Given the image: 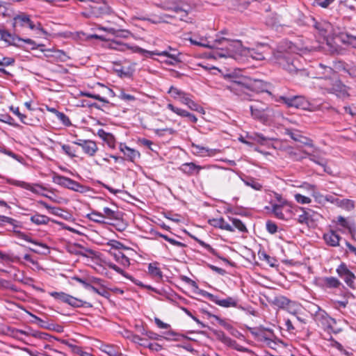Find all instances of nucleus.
<instances>
[{
	"label": "nucleus",
	"mask_w": 356,
	"mask_h": 356,
	"mask_svg": "<svg viewBox=\"0 0 356 356\" xmlns=\"http://www.w3.org/2000/svg\"><path fill=\"white\" fill-rule=\"evenodd\" d=\"M30 220L35 225H47L51 221V218L45 215L35 212L30 218Z\"/></svg>",
	"instance_id": "33"
},
{
	"label": "nucleus",
	"mask_w": 356,
	"mask_h": 356,
	"mask_svg": "<svg viewBox=\"0 0 356 356\" xmlns=\"http://www.w3.org/2000/svg\"><path fill=\"white\" fill-rule=\"evenodd\" d=\"M119 149L124 154V159L131 163H135L136 159L140 158V153L138 150L129 147L124 143H119Z\"/></svg>",
	"instance_id": "16"
},
{
	"label": "nucleus",
	"mask_w": 356,
	"mask_h": 356,
	"mask_svg": "<svg viewBox=\"0 0 356 356\" xmlns=\"http://www.w3.org/2000/svg\"><path fill=\"white\" fill-rule=\"evenodd\" d=\"M65 303L68 304L69 305H70L73 307H75V308L83 307H92L91 304H90L89 302H87L81 299L75 298L71 295H68Z\"/></svg>",
	"instance_id": "34"
},
{
	"label": "nucleus",
	"mask_w": 356,
	"mask_h": 356,
	"mask_svg": "<svg viewBox=\"0 0 356 356\" xmlns=\"http://www.w3.org/2000/svg\"><path fill=\"white\" fill-rule=\"evenodd\" d=\"M269 48L267 45L261 44L255 48H245L243 55L251 57L256 60L265 59L266 55L268 54Z\"/></svg>",
	"instance_id": "12"
},
{
	"label": "nucleus",
	"mask_w": 356,
	"mask_h": 356,
	"mask_svg": "<svg viewBox=\"0 0 356 356\" xmlns=\"http://www.w3.org/2000/svg\"><path fill=\"white\" fill-rule=\"evenodd\" d=\"M134 46H131L129 44L123 43L118 40H113L110 43V48L120 51H126L130 50L133 52Z\"/></svg>",
	"instance_id": "36"
},
{
	"label": "nucleus",
	"mask_w": 356,
	"mask_h": 356,
	"mask_svg": "<svg viewBox=\"0 0 356 356\" xmlns=\"http://www.w3.org/2000/svg\"><path fill=\"white\" fill-rule=\"evenodd\" d=\"M86 217L91 221L99 224H106V221L104 220L103 214L97 211H92L90 213L87 214Z\"/></svg>",
	"instance_id": "41"
},
{
	"label": "nucleus",
	"mask_w": 356,
	"mask_h": 356,
	"mask_svg": "<svg viewBox=\"0 0 356 356\" xmlns=\"http://www.w3.org/2000/svg\"><path fill=\"white\" fill-rule=\"evenodd\" d=\"M226 88L242 99H250L248 94L249 88L242 82L239 81H232Z\"/></svg>",
	"instance_id": "13"
},
{
	"label": "nucleus",
	"mask_w": 356,
	"mask_h": 356,
	"mask_svg": "<svg viewBox=\"0 0 356 356\" xmlns=\"http://www.w3.org/2000/svg\"><path fill=\"white\" fill-rule=\"evenodd\" d=\"M323 238L327 245L332 247H337L339 245L341 237L334 231L332 230L324 234Z\"/></svg>",
	"instance_id": "30"
},
{
	"label": "nucleus",
	"mask_w": 356,
	"mask_h": 356,
	"mask_svg": "<svg viewBox=\"0 0 356 356\" xmlns=\"http://www.w3.org/2000/svg\"><path fill=\"white\" fill-rule=\"evenodd\" d=\"M337 223L340 225L342 228L351 230L352 225L350 222H348L345 218L341 216H339L337 218Z\"/></svg>",
	"instance_id": "54"
},
{
	"label": "nucleus",
	"mask_w": 356,
	"mask_h": 356,
	"mask_svg": "<svg viewBox=\"0 0 356 356\" xmlns=\"http://www.w3.org/2000/svg\"><path fill=\"white\" fill-rule=\"evenodd\" d=\"M80 96H81V97H89V98H92V99H97V100H98V101H99L101 102H103L104 104H108L109 103L108 99H106L104 97H101L99 95L92 94V93L88 92L81 91L80 92Z\"/></svg>",
	"instance_id": "48"
},
{
	"label": "nucleus",
	"mask_w": 356,
	"mask_h": 356,
	"mask_svg": "<svg viewBox=\"0 0 356 356\" xmlns=\"http://www.w3.org/2000/svg\"><path fill=\"white\" fill-rule=\"evenodd\" d=\"M285 309L293 315H296L301 309V305L295 301L289 300Z\"/></svg>",
	"instance_id": "45"
},
{
	"label": "nucleus",
	"mask_w": 356,
	"mask_h": 356,
	"mask_svg": "<svg viewBox=\"0 0 356 356\" xmlns=\"http://www.w3.org/2000/svg\"><path fill=\"white\" fill-rule=\"evenodd\" d=\"M284 103L287 104L288 106L295 107V108H300L302 109L305 108L307 105V102L303 97L301 96H294L292 97H282Z\"/></svg>",
	"instance_id": "23"
},
{
	"label": "nucleus",
	"mask_w": 356,
	"mask_h": 356,
	"mask_svg": "<svg viewBox=\"0 0 356 356\" xmlns=\"http://www.w3.org/2000/svg\"><path fill=\"white\" fill-rule=\"evenodd\" d=\"M250 138L256 141L257 143L261 144V145H266L267 144V142L270 140L269 138H267L266 136H264L263 134H259V133H254L253 134Z\"/></svg>",
	"instance_id": "52"
},
{
	"label": "nucleus",
	"mask_w": 356,
	"mask_h": 356,
	"mask_svg": "<svg viewBox=\"0 0 356 356\" xmlns=\"http://www.w3.org/2000/svg\"><path fill=\"white\" fill-rule=\"evenodd\" d=\"M294 199L298 203L301 204H310L312 202V200L310 197L302 195L300 193H296L294 195Z\"/></svg>",
	"instance_id": "56"
},
{
	"label": "nucleus",
	"mask_w": 356,
	"mask_h": 356,
	"mask_svg": "<svg viewBox=\"0 0 356 356\" xmlns=\"http://www.w3.org/2000/svg\"><path fill=\"white\" fill-rule=\"evenodd\" d=\"M168 93L173 99L179 100L181 104L187 106L190 109L199 112L203 111L202 107L192 99L191 95L174 86H170Z\"/></svg>",
	"instance_id": "5"
},
{
	"label": "nucleus",
	"mask_w": 356,
	"mask_h": 356,
	"mask_svg": "<svg viewBox=\"0 0 356 356\" xmlns=\"http://www.w3.org/2000/svg\"><path fill=\"white\" fill-rule=\"evenodd\" d=\"M140 332L143 335H145L147 337L152 340H160L162 338V336L152 331L146 330L144 327H141Z\"/></svg>",
	"instance_id": "51"
},
{
	"label": "nucleus",
	"mask_w": 356,
	"mask_h": 356,
	"mask_svg": "<svg viewBox=\"0 0 356 356\" xmlns=\"http://www.w3.org/2000/svg\"><path fill=\"white\" fill-rule=\"evenodd\" d=\"M148 272L154 277L161 278L163 276V273L161 269L158 267L157 263L149 264L148 266Z\"/></svg>",
	"instance_id": "46"
},
{
	"label": "nucleus",
	"mask_w": 356,
	"mask_h": 356,
	"mask_svg": "<svg viewBox=\"0 0 356 356\" xmlns=\"http://www.w3.org/2000/svg\"><path fill=\"white\" fill-rule=\"evenodd\" d=\"M324 284L332 289L338 288L341 285V282L334 277H326L323 278Z\"/></svg>",
	"instance_id": "44"
},
{
	"label": "nucleus",
	"mask_w": 356,
	"mask_h": 356,
	"mask_svg": "<svg viewBox=\"0 0 356 356\" xmlns=\"http://www.w3.org/2000/svg\"><path fill=\"white\" fill-rule=\"evenodd\" d=\"M316 29L318 33L323 36V39L326 41L327 44H330V33H331L332 26L330 24L324 22L316 24Z\"/></svg>",
	"instance_id": "26"
},
{
	"label": "nucleus",
	"mask_w": 356,
	"mask_h": 356,
	"mask_svg": "<svg viewBox=\"0 0 356 356\" xmlns=\"http://www.w3.org/2000/svg\"><path fill=\"white\" fill-rule=\"evenodd\" d=\"M102 350L109 356H122V354L115 346L111 345L102 346Z\"/></svg>",
	"instance_id": "47"
},
{
	"label": "nucleus",
	"mask_w": 356,
	"mask_h": 356,
	"mask_svg": "<svg viewBox=\"0 0 356 356\" xmlns=\"http://www.w3.org/2000/svg\"><path fill=\"white\" fill-rule=\"evenodd\" d=\"M317 76L315 86L323 93L334 94L339 97L348 95L346 86L339 79L337 73L329 66L319 63L316 67Z\"/></svg>",
	"instance_id": "1"
},
{
	"label": "nucleus",
	"mask_w": 356,
	"mask_h": 356,
	"mask_svg": "<svg viewBox=\"0 0 356 356\" xmlns=\"http://www.w3.org/2000/svg\"><path fill=\"white\" fill-rule=\"evenodd\" d=\"M209 168V165H198L193 162L185 163L182 164L179 170L188 176L198 175L200 171L203 169Z\"/></svg>",
	"instance_id": "17"
},
{
	"label": "nucleus",
	"mask_w": 356,
	"mask_h": 356,
	"mask_svg": "<svg viewBox=\"0 0 356 356\" xmlns=\"http://www.w3.org/2000/svg\"><path fill=\"white\" fill-rule=\"evenodd\" d=\"M6 182L10 185H13L30 191L35 194H39L40 193V191L44 190V188L40 184H31L23 181L15 180L10 178L7 179Z\"/></svg>",
	"instance_id": "14"
},
{
	"label": "nucleus",
	"mask_w": 356,
	"mask_h": 356,
	"mask_svg": "<svg viewBox=\"0 0 356 356\" xmlns=\"http://www.w3.org/2000/svg\"><path fill=\"white\" fill-rule=\"evenodd\" d=\"M290 300L288 299L285 296H276L272 300H271V304H273V305L280 308V309H285L286 307L287 306V305L289 304V301Z\"/></svg>",
	"instance_id": "40"
},
{
	"label": "nucleus",
	"mask_w": 356,
	"mask_h": 356,
	"mask_svg": "<svg viewBox=\"0 0 356 356\" xmlns=\"http://www.w3.org/2000/svg\"><path fill=\"white\" fill-rule=\"evenodd\" d=\"M53 182L73 191L81 193H85L88 190L87 186H83L69 177L59 175H56L53 177Z\"/></svg>",
	"instance_id": "8"
},
{
	"label": "nucleus",
	"mask_w": 356,
	"mask_h": 356,
	"mask_svg": "<svg viewBox=\"0 0 356 356\" xmlns=\"http://www.w3.org/2000/svg\"><path fill=\"white\" fill-rule=\"evenodd\" d=\"M133 52L140 54L147 58H153V56H161V55H168L167 51H147L138 46H134L133 48Z\"/></svg>",
	"instance_id": "32"
},
{
	"label": "nucleus",
	"mask_w": 356,
	"mask_h": 356,
	"mask_svg": "<svg viewBox=\"0 0 356 356\" xmlns=\"http://www.w3.org/2000/svg\"><path fill=\"white\" fill-rule=\"evenodd\" d=\"M131 341L144 347L147 346V341L136 334H131Z\"/></svg>",
	"instance_id": "63"
},
{
	"label": "nucleus",
	"mask_w": 356,
	"mask_h": 356,
	"mask_svg": "<svg viewBox=\"0 0 356 356\" xmlns=\"http://www.w3.org/2000/svg\"><path fill=\"white\" fill-rule=\"evenodd\" d=\"M188 40L191 44L200 47H207L209 49H214L217 45L215 44V40L213 43H211L207 40V37H196L194 35L193 37H191L188 38Z\"/></svg>",
	"instance_id": "25"
},
{
	"label": "nucleus",
	"mask_w": 356,
	"mask_h": 356,
	"mask_svg": "<svg viewBox=\"0 0 356 356\" xmlns=\"http://www.w3.org/2000/svg\"><path fill=\"white\" fill-rule=\"evenodd\" d=\"M73 143L80 146L83 152L89 156H93L98 150L96 143L91 140L79 139L74 141Z\"/></svg>",
	"instance_id": "15"
},
{
	"label": "nucleus",
	"mask_w": 356,
	"mask_h": 356,
	"mask_svg": "<svg viewBox=\"0 0 356 356\" xmlns=\"http://www.w3.org/2000/svg\"><path fill=\"white\" fill-rule=\"evenodd\" d=\"M61 148L64 153L71 158L76 156V150L69 145L62 144Z\"/></svg>",
	"instance_id": "59"
},
{
	"label": "nucleus",
	"mask_w": 356,
	"mask_h": 356,
	"mask_svg": "<svg viewBox=\"0 0 356 356\" xmlns=\"http://www.w3.org/2000/svg\"><path fill=\"white\" fill-rule=\"evenodd\" d=\"M241 179L245 186L252 188L254 191H261L263 188V185L255 178L247 177Z\"/></svg>",
	"instance_id": "38"
},
{
	"label": "nucleus",
	"mask_w": 356,
	"mask_h": 356,
	"mask_svg": "<svg viewBox=\"0 0 356 356\" xmlns=\"http://www.w3.org/2000/svg\"><path fill=\"white\" fill-rule=\"evenodd\" d=\"M165 51H167L168 55H161V56H165L168 58V60L165 61L167 64L174 65L175 63L179 61L178 58L179 54L177 53L176 50H174L170 47H168V49Z\"/></svg>",
	"instance_id": "39"
},
{
	"label": "nucleus",
	"mask_w": 356,
	"mask_h": 356,
	"mask_svg": "<svg viewBox=\"0 0 356 356\" xmlns=\"http://www.w3.org/2000/svg\"><path fill=\"white\" fill-rule=\"evenodd\" d=\"M10 110L15 115H17L19 120H21V122L24 124H28L29 123L26 121V116L22 113H21L19 112V109L18 107H14V106H10Z\"/></svg>",
	"instance_id": "62"
},
{
	"label": "nucleus",
	"mask_w": 356,
	"mask_h": 356,
	"mask_svg": "<svg viewBox=\"0 0 356 356\" xmlns=\"http://www.w3.org/2000/svg\"><path fill=\"white\" fill-rule=\"evenodd\" d=\"M299 210L302 213L298 216L297 218L298 222L302 225H308L312 217L314 211L312 209L305 207H299Z\"/></svg>",
	"instance_id": "31"
},
{
	"label": "nucleus",
	"mask_w": 356,
	"mask_h": 356,
	"mask_svg": "<svg viewBox=\"0 0 356 356\" xmlns=\"http://www.w3.org/2000/svg\"><path fill=\"white\" fill-rule=\"evenodd\" d=\"M229 220L232 221V225L227 222L223 218L209 219L208 222L214 227L229 232H234V229H237L241 232H247L245 225L241 220L236 218H229Z\"/></svg>",
	"instance_id": "6"
},
{
	"label": "nucleus",
	"mask_w": 356,
	"mask_h": 356,
	"mask_svg": "<svg viewBox=\"0 0 356 356\" xmlns=\"http://www.w3.org/2000/svg\"><path fill=\"white\" fill-rule=\"evenodd\" d=\"M0 39L1 40H3L5 42H6L8 45H13L17 47L19 46L18 42H20L21 40H22V38L15 34L10 33L5 29L0 30Z\"/></svg>",
	"instance_id": "22"
},
{
	"label": "nucleus",
	"mask_w": 356,
	"mask_h": 356,
	"mask_svg": "<svg viewBox=\"0 0 356 356\" xmlns=\"http://www.w3.org/2000/svg\"><path fill=\"white\" fill-rule=\"evenodd\" d=\"M106 265L109 268L113 269V270H115L118 273L122 275V276H124L127 278H129V279L130 278V277L124 272V270L122 268L118 266L115 264H113L112 262H107Z\"/></svg>",
	"instance_id": "58"
},
{
	"label": "nucleus",
	"mask_w": 356,
	"mask_h": 356,
	"mask_svg": "<svg viewBox=\"0 0 356 356\" xmlns=\"http://www.w3.org/2000/svg\"><path fill=\"white\" fill-rule=\"evenodd\" d=\"M49 294L54 298L56 300H60L63 302H66L67 296L69 294L65 293V292H56V291H51L49 292Z\"/></svg>",
	"instance_id": "53"
},
{
	"label": "nucleus",
	"mask_w": 356,
	"mask_h": 356,
	"mask_svg": "<svg viewBox=\"0 0 356 356\" xmlns=\"http://www.w3.org/2000/svg\"><path fill=\"white\" fill-rule=\"evenodd\" d=\"M0 121L14 127L17 126L15 120L8 114H0Z\"/></svg>",
	"instance_id": "61"
},
{
	"label": "nucleus",
	"mask_w": 356,
	"mask_h": 356,
	"mask_svg": "<svg viewBox=\"0 0 356 356\" xmlns=\"http://www.w3.org/2000/svg\"><path fill=\"white\" fill-rule=\"evenodd\" d=\"M167 108L170 110L172 112L176 113L177 115L181 117H186L188 116L189 112L182 108H178L172 105V104H168L167 105Z\"/></svg>",
	"instance_id": "50"
},
{
	"label": "nucleus",
	"mask_w": 356,
	"mask_h": 356,
	"mask_svg": "<svg viewBox=\"0 0 356 356\" xmlns=\"http://www.w3.org/2000/svg\"><path fill=\"white\" fill-rule=\"evenodd\" d=\"M355 207L354 202L349 199H342L340 204V208L347 211L352 210Z\"/></svg>",
	"instance_id": "57"
},
{
	"label": "nucleus",
	"mask_w": 356,
	"mask_h": 356,
	"mask_svg": "<svg viewBox=\"0 0 356 356\" xmlns=\"http://www.w3.org/2000/svg\"><path fill=\"white\" fill-rule=\"evenodd\" d=\"M69 252L76 255H81L88 257V254H93L94 252L92 250L85 248L79 244L70 245L67 248Z\"/></svg>",
	"instance_id": "27"
},
{
	"label": "nucleus",
	"mask_w": 356,
	"mask_h": 356,
	"mask_svg": "<svg viewBox=\"0 0 356 356\" xmlns=\"http://www.w3.org/2000/svg\"><path fill=\"white\" fill-rule=\"evenodd\" d=\"M156 6L164 10H171L176 13H181V19L186 17L191 10L190 6L181 0H165L156 3Z\"/></svg>",
	"instance_id": "7"
},
{
	"label": "nucleus",
	"mask_w": 356,
	"mask_h": 356,
	"mask_svg": "<svg viewBox=\"0 0 356 356\" xmlns=\"http://www.w3.org/2000/svg\"><path fill=\"white\" fill-rule=\"evenodd\" d=\"M314 319L323 327L332 330L333 325L336 323L334 318L328 316V314L317 305L314 306Z\"/></svg>",
	"instance_id": "10"
},
{
	"label": "nucleus",
	"mask_w": 356,
	"mask_h": 356,
	"mask_svg": "<svg viewBox=\"0 0 356 356\" xmlns=\"http://www.w3.org/2000/svg\"><path fill=\"white\" fill-rule=\"evenodd\" d=\"M110 254L115 260L124 268H128L130 266L129 259L120 251L109 250Z\"/></svg>",
	"instance_id": "28"
},
{
	"label": "nucleus",
	"mask_w": 356,
	"mask_h": 356,
	"mask_svg": "<svg viewBox=\"0 0 356 356\" xmlns=\"http://www.w3.org/2000/svg\"><path fill=\"white\" fill-rule=\"evenodd\" d=\"M19 237L21 238L24 239V241L31 243L33 244H35L36 245H38V246L42 248L43 249H44L45 250H47V252H49V248L46 244L37 242L36 241L33 240L30 236H29L28 235H26L24 233H20Z\"/></svg>",
	"instance_id": "49"
},
{
	"label": "nucleus",
	"mask_w": 356,
	"mask_h": 356,
	"mask_svg": "<svg viewBox=\"0 0 356 356\" xmlns=\"http://www.w3.org/2000/svg\"><path fill=\"white\" fill-rule=\"evenodd\" d=\"M29 20H30V17L29 15H27L24 13L19 14V15H16L15 17H14V18H13V26L15 27H16V26H20V27L27 26L28 23L29 22Z\"/></svg>",
	"instance_id": "35"
},
{
	"label": "nucleus",
	"mask_w": 356,
	"mask_h": 356,
	"mask_svg": "<svg viewBox=\"0 0 356 356\" xmlns=\"http://www.w3.org/2000/svg\"><path fill=\"white\" fill-rule=\"evenodd\" d=\"M274 197L276 202H274L275 204H281V206L287 205V204H291L286 199L282 197V195L276 192H273Z\"/></svg>",
	"instance_id": "60"
},
{
	"label": "nucleus",
	"mask_w": 356,
	"mask_h": 356,
	"mask_svg": "<svg viewBox=\"0 0 356 356\" xmlns=\"http://www.w3.org/2000/svg\"><path fill=\"white\" fill-rule=\"evenodd\" d=\"M250 110L251 117L263 124L268 122L274 116L273 108L262 102L254 101L250 106Z\"/></svg>",
	"instance_id": "4"
},
{
	"label": "nucleus",
	"mask_w": 356,
	"mask_h": 356,
	"mask_svg": "<svg viewBox=\"0 0 356 356\" xmlns=\"http://www.w3.org/2000/svg\"><path fill=\"white\" fill-rule=\"evenodd\" d=\"M286 134L289 136L291 139H293L295 141L300 142L305 145L309 146V147H313V142L311 139L307 138L301 135L300 132L298 130H293L287 129H286Z\"/></svg>",
	"instance_id": "21"
},
{
	"label": "nucleus",
	"mask_w": 356,
	"mask_h": 356,
	"mask_svg": "<svg viewBox=\"0 0 356 356\" xmlns=\"http://www.w3.org/2000/svg\"><path fill=\"white\" fill-rule=\"evenodd\" d=\"M107 245L111 246L114 251H120L121 249H128L122 243L116 240H110L107 243Z\"/></svg>",
	"instance_id": "55"
},
{
	"label": "nucleus",
	"mask_w": 356,
	"mask_h": 356,
	"mask_svg": "<svg viewBox=\"0 0 356 356\" xmlns=\"http://www.w3.org/2000/svg\"><path fill=\"white\" fill-rule=\"evenodd\" d=\"M216 305L224 308L235 307L243 311L245 310V307L239 304V300L236 296H228L225 299L218 298Z\"/></svg>",
	"instance_id": "18"
},
{
	"label": "nucleus",
	"mask_w": 356,
	"mask_h": 356,
	"mask_svg": "<svg viewBox=\"0 0 356 356\" xmlns=\"http://www.w3.org/2000/svg\"><path fill=\"white\" fill-rule=\"evenodd\" d=\"M309 157V160L312 161V162L322 166L324 168V171L325 172H327L326 168H325V166H326V164H327V162L326 161L322 158V157H320L317 155H315L314 154H311V153H308V152H304Z\"/></svg>",
	"instance_id": "43"
},
{
	"label": "nucleus",
	"mask_w": 356,
	"mask_h": 356,
	"mask_svg": "<svg viewBox=\"0 0 356 356\" xmlns=\"http://www.w3.org/2000/svg\"><path fill=\"white\" fill-rule=\"evenodd\" d=\"M103 216L104 220L108 219L110 220H118L121 218V213L118 211H114L108 207H104L103 209Z\"/></svg>",
	"instance_id": "37"
},
{
	"label": "nucleus",
	"mask_w": 356,
	"mask_h": 356,
	"mask_svg": "<svg viewBox=\"0 0 356 356\" xmlns=\"http://www.w3.org/2000/svg\"><path fill=\"white\" fill-rule=\"evenodd\" d=\"M337 38L342 43L356 49V36L348 33H341Z\"/></svg>",
	"instance_id": "29"
},
{
	"label": "nucleus",
	"mask_w": 356,
	"mask_h": 356,
	"mask_svg": "<svg viewBox=\"0 0 356 356\" xmlns=\"http://www.w3.org/2000/svg\"><path fill=\"white\" fill-rule=\"evenodd\" d=\"M57 118L58 120L65 126H70L71 122L70 118L63 113L59 112L57 114Z\"/></svg>",
	"instance_id": "64"
},
{
	"label": "nucleus",
	"mask_w": 356,
	"mask_h": 356,
	"mask_svg": "<svg viewBox=\"0 0 356 356\" xmlns=\"http://www.w3.org/2000/svg\"><path fill=\"white\" fill-rule=\"evenodd\" d=\"M97 135L102 139L104 143H106L108 147L111 149H115L116 147V139L115 136L108 132H106L104 129H99L97 131Z\"/></svg>",
	"instance_id": "24"
},
{
	"label": "nucleus",
	"mask_w": 356,
	"mask_h": 356,
	"mask_svg": "<svg viewBox=\"0 0 356 356\" xmlns=\"http://www.w3.org/2000/svg\"><path fill=\"white\" fill-rule=\"evenodd\" d=\"M271 212L278 219L287 220L293 216L292 204L281 206V204H275L274 201L270 200Z\"/></svg>",
	"instance_id": "9"
},
{
	"label": "nucleus",
	"mask_w": 356,
	"mask_h": 356,
	"mask_svg": "<svg viewBox=\"0 0 356 356\" xmlns=\"http://www.w3.org/2000/svg\"><path fill=\"white\" fill-rule=\"evenodd\" d=\"M286 45L287 49L281 47L282 49L275 54V62L291 74L302 72V66L299 60L300 56L296 52L297 47L291 42L286 43Z\"/></svg>",
	"instance_id": "2"
},
{
	"label": "nucleus",
	"mask_w": 356,
	"mask_h": 356,
	"mask_svg": "<svg viewBox=\"0 0 356 356\" xmlns=\"http://www.w3.org/2000/svg\"><path fill=\"white\" fill-rule=\"evenodd\" d=\"M90 6L91 13L95 17L108 15L111 13V7L104 1L97 2Z\"/></svg>",
	"instance_id": "19"
},
{
	"label": "nucleus",
	"mask_w": 356,
	"mask_h": 356,
	"mask_svg": "<svg viewBox=\"0 0 356 356\" xmlns=\"http://www.w3.org/2000/svg\"><path fill=\"white\" fill-rule=\"evenodd\" d=\"M191 148L192 153L199 156H213L218 152L216 149H209L193 143L191 144Z\"/></svg>",
	"instance_id": "20"
},
{
	"label": "nucleus",
	"mask_w": 356,
	"mask_h": 356,
	"mask_svg": "<svg viewBox=\"0 0 356 356\" xmlns=\"http://www.w3.org/2000/svg\"><path fill=\"white\" fill-rule=\"evenodd\" d=\"M217 45L216 50L212 53V57L215 59L222 58H232L236 59L238 54H243L242 43L238 40H230L224 37L217 36L215 40Z\"/></svg>",
	"instance_id": "3"
},
{
	"label": "nucleus",
	"mask_w": 356,
	"mask_h": 356,
	"mask_svg": "<svg viewBox=\"0 0 356 356\" xmlns=\"http://www.w3.org/2000/svg\"><path fill=\"white\" fill-rule=\"evenodd\" d=\"M336 272L350 288H355V280L356 277L354 273L348 269L345 263H341L337 268Z\"/></svg>",
	"instance_id": "11"
},
{
	"label": "nucleus",
	"mask_w": 356,
	"mask_h": 356,
	"mask_svg": "<svg viewBox=\"0 0 356 356\" xmlns=\"http://www.w3.org/2000/svg\"><path fill=\"white\" fill-rule=\"evenodd\" d=\"M215 335L218 340L227 346H232L236 343L234 340L227 337L222 331H216Z\"/></svg>",
	"instance_id": "42"
}]
</instances>
